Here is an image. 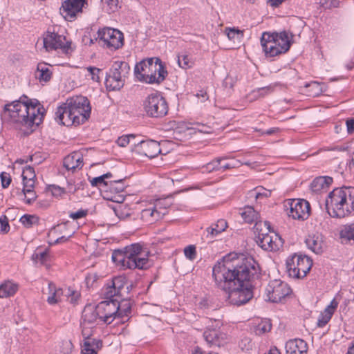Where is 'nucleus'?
I'll return each mask as SVG.
<instances>
[{"mask_svg":"<svg viewBox=\"0 0 354 354\" xmlns=\"http://www.w3.org/2000/svg\"><path fill=\"white\" fill-rule=\"evenodd\" d=\"M313 266L312 260L307 256L295 254L286 260V268L290 277L301 279L306 276Z\"/></svg>","mask_w":354,"mask_h":354,"instance_id":"obj_11","label":"nucleus"},{"mask_svg":"<svg viewBox=\"0 0 354 354\" xmlns=\"http://www.w3.org/2000/svg\"><path fill=\"white\" fill-rule=\"evenodd\" d=\"M144 110L150 118H162L169 110L166 99L160 93H152L144 101Z\"/></svg>","mask_w":354,"mask_h":354,"instance_id":"obj_9","label":"nucleus"},{"mask_svg":"<svg viewBox=\"0 0 354 354\" xmlns=\"http://www.w3.org/2000/svg\"><path fill=\"white\" fill-rule=\"evenodd\" d=\"M178 64L182 68L187 69L192 67V63L190 61L188 55L185 53L179 54L178 56Z\"/></svg>","mask_w":354,"mask_h":354,"instance_id":"obj_43","label":"nucleus"},{"mask_svg":"<svg viewBox=\"0 0 354 354\" xmlns=\"http://www.w3.org/2000/svg\"><path fill=\"white\" fill-rule=\"evenodd\" d=\"M46 189L48 191L51 192L53 196L56 198L61 197L66 192L64 188L55 185H48Z\"/></svg>","mask_w":354,"mask_h":354,"instance_id":"obj_45","label":"nucleus"},{"mask_svg":"<svg viewBox=\"0 0 354 354\" xmlns=\"http://www.w3.org/2000/svg\"><path fill=\"white\" fill-rule=\"evenodd\" d=\"M305 242L307 247L315 254H322L323 252L324 244L320 235H308Z\"/></svg>","mask_w":354,"mask_h":354,"instance_id":"obj_28","label":"nucleus"},{"mask_svg":"<svg viewBox=\"0 0 354 354\" xmlns=\"http://www.w3.org/2000/svg\"><path fill=\"white\" fill-rule=\"evenodd\" d=\"M227 159L226 156L216 158L202 167L203 173H212L221 171V162Z\"/></svg>","mask_w":354,"mask_h":354,"instance_id":"obj_34","label":"nucleus"},{"mask_svg":"<svg viewBox=\"0 0 354 354\" xmlns=\"http://www.w3.org/2000/svg\"><path fill=\"white\" fill-rule=\"evenodd\" d=\"M225 32L230 40L241 41L243 38V30H241L235 27L225 28Z\"/></svg>","mask_w":354,"mask_h":354,"instance_id":"obj_38","label":"nucleus"},{"mask_svg":"<svg viewBox=\"0 0 354 354\" xmlns=\"http://www.w3.org/2000/svg\"><path fill=\"white\" fill-rule=\"evenodd\" d=\"M26 195H24L25 202L26 204H32L37 198L36 193L34 190L30 191L26 189Z\"/></svg>","mask_w":354,"mask_h":354,"instance_id":"obj_56","label":"nucleus"},{"mask_svg":"<svg viewBox=\"0 0 354 354\" xmlns=\"http://www.w3.org/2000/svg\"><path fill=\"white\" fill-rule=\"evenodd\" d=\"M68 295L71 296V301L74 302L77 300L79 297V294L75 291H71L70 289L68 290Z\"/></svg>","mask_w":354,"mask_h":354,"instance_id":"obj_64","label":"nucleus"},{"mask_svg":"<svg viewBox=\"0 0 354 354\" xmlns=\"http://www.w3.org/2000/svg\"><path fill=\"white\" fill-rule=\"evenodd\" d=\"M134 74L140 82L159 84L165 80L168 72L160 58L151 57L137 63Z\"/></svg>","mask_w":354,"mask_h":354,"instance_id":"obj_5","label":"nucleus"},{"mask_svg":"<svg viewBox=\"0 0 354 354\" xmlns=\"http://www.w3.org/2000/svg\"><path fill=\"white\" fill-rule=\"evenodd\" d=\"M227 227V222L225 219H218L216 223H212L211 226L207 227L205 230V237L207 239L212 240Z\"/></svg>","mask_w":354,"mask_h":354,"instance_id":"obj_26","label":"nucleus"},{"mask_svg":"<svg viewBox=\"0 0 354 354\" xmlns=\"http://www.w3.org/2000/svg\"><path fill=\"white\" fill-rule=\"evenodd\" d=\"M203 337L210 346L220 347L225 342L226 334L215 328H207L203 333Z\"/></svg>","mask_w":354,"mask_h":354,"instance_id":"obj_20","label":"nucleus"},{"mask_svg":"<svg viewBox=\"0 0 354 354\" xmlns=\"http://www.w3.org/2000/svg\"><path fill=\"white\" fill-rule=\"evenodd\" d=\"M96 39H98L99 44L102 47L111 50H118L122 48L124 44L123 33L118 29L109 27L99 29Z\"/></svg>","mask_w":354,"mask_h":354,"instance_id":"obj_10","label":"nucleus"},{"mask_svg":"<svg viewBox=\"0 0 354 354\" xmlns=\"http://www.w3.org/2000/svg\"><path fill=\"white\" fill-rule=\"evenodd\" d=\"M333 182V179L330 176H318L311 182L310 189L314 193H319L322 189L328 188Z\"/></svg>","mask_w":354,"mask_h":354,"instance_id":"obj_27","label":"nucleus"},{"mask_svg":"<svg viewBox=\"0 0 354 354\" xmlns=\"http://www.w3.org/2000/svg\"><path fill=\"white\" fill-rule=\"evenodd\" d=\"M105 299L100 302L96 307L99 314V319L106 324H110L113 320L118 319L117 313L119 307H116L117 299L113 298Z\"/></svg>","mask_w":354,"mask_h":354,"instance_id":"obj_15","label":"nucleus"},{"mask_svg":"<svg viewBox=\"0 0 354 354\" xmlns=\"http://www.w3.org/2000/svg\"><path fill=\"white\" fill-rule=\"evenodd\" d=\"M48 257V251L45 250L41 252H35L32 258L34 261H39L41 263H44Z\"/></svg>","mask_w":354,"mask_h":354,"instance_id":"obj_53","label":"nucleus"},{"mask_svg":"<svg viewBox=\"0 0 354 354\" xmlns=\"http://www.w3.org/2000/svg\"><path fill=\"white\" fill-rule=\"evenodd\" d=\"M161 213L155 207L143 209L141 212V218L148 223H153L161 218Z\"/></svg>","mask_w":354,"mask_h":354,"instance_id":"obj_32","label":"nucleus"},{"mask_svg":"<svg viewBox=\"0 0 354 354\" xmlns=\"http://www.w3.org/2000/svg\"><path fill=\"white\" fill-rule=\"evenodd\" d=\"M285 0H268L270 6L274 8L279 7Z\"/></svg>","mask_w":354,"mask_h":354,"instance_id":"obj_62","label":"nucleus"},{"mask_svg":"<svg viewBox=\"0 0 354 354\" xmlns=\"http://www.w3.org/2000/svg\"><path fill=\"white\" fill-rule=\"evenodd\" d=\"M82 319L84 324H92L99 319V314L97 307L89 304L86 305L83 311Z\"/></svg>","mask_w":354,"mask_h":354,"instance_id":"obj_29","label":"nucleus"},{"mask_svg":"<svg viewBox=\"0 0 354 354\" xmlns=\"http://www.w3.org/2000/svg\"><path fill=\"white\" fill-rule=\"evenodd\" d=\"M274 88V85H269L267 86L259 88L257 90V92L259 93V95L260 96H264L267 94H269V93H271L272 92H273Z\"/></svg>","mask_w":354,"mask_h":354,"instance_id":"obj_57","label":"nucleus"},{"mask_svg":"<svg viewBox=\"0 0 354 354\" xmlns=\"http://www.w3.org/2000/svg\"><path fill=\"white\" fill-rule=\"evenodd\" d=\"M254 232L255 233H257V235L260 234L261 232H265V227H264V223L265 221H258V219L254 221Z\"/></svg>","mask_w":354,"mask_h":354,"instance_id":"obj_58","label":"nucleus"},{"mask_svg":"<svg viewBox=\"0 0 354 354\" xmlns=\"http://www.w3.org/2000/svg\"><path fill=\"white\" fill-rule=\"evenodd\" d=\"M241 214L245 222L248 223H252L259 218V213L251 206L245 207Z\"/></svg>","mask_w":354,"mask_h":354,"instance_id":"obj_35","label":"nucleus"},{"mask_svg":"<svg viewBox=\"0 0 354 354\" xmlns=\"http://www.w3.org/2000/svg\"><path fill=\"white\" fill-rule=\"evenodd\" d=\"M136 138V136L133 134L125 135L119 137L116 140V143L118 144V146L124 147L127 145L131 143V140H135Z\"/></svg>","mask_w":354,"mask_h":354,"instance_id":"obj_46","label":"nucleus"},{"mask_svg":"<svg viewBox=\"0 0 354 354\" xmlns=\"http://www.w3.org/2000/svg\"><path fill=\"white\" fill-rule=\"evenodd\" d=\"M112 261L122 269L147 270L151 266L147 254L140 243H136L115 250Z\"/></svg>","mask_w":354,"mask_h":354,"instance_id":"obj_4","label":"nucleus"},{"mask_svg":"<svg viewBox=\"0 0 354 354\" xmlns=\"http://www.w3.org/2000/svg\"><path fill=\"white\" fill-rule=\"evenodd\" d=\"M0 178L2 187L4 189L8 188L12 181L10 174L3 171L0 174Z\"/></svg>","mask_w":354,"mask_h":354,"instance_id":"obj_51","label":"nucleus"},{"mask_svg":"<svg viewBox=\"0 0 354 354\" xmlns=\"http://www.w3.org/2000/svg\"><path fill=\"white\" fill-rule=\"evenodd\" d=\"M184 254L187 259L193 261L196 257V246L194 245H189L185 248Z\"/></svg>","mask_w":354,"mask_h":354,"instance_id":"obj_48","label":"nucleus"},{"mask_svg":"<svg viewBox=\"0 0 354 354\" xmlns=\"http://www.w3.org/2000/svg\"><path fill=\"white\" fill-rule=\"evenodd\" d=\"M85 185H86V182L80 181V183H77L75 185L74 184V188L73 189H69L68 192L71 194H74L77 191L80 189H84Z\"/></svg>","mask_w":354,"mask_h":354,"instance_id":"obj_59","label":"nucleus"},{"mask_svg":"<svg viewBox=\"0 0 354 354\" xmlns=\"http://www.w3.org/2000/svg\"><path fill=\"white\" fill-rule=\"evenodd\" d=\"M130 66L124 61H115L106 73L105 85L109 91H118L122 88L129 74Z\"/></svg>","mask_w":354,"mask_h":354,"instance_id":"obj_7","label":"nucleus"},{"mask_svg":"<svg viewBox=\"0 0 354 354\" xmlns=\"http://www.w3.org/2000/svg\"><path fill=\"white\" fill-rule=\"evenodd\" d=\"M18 286L10 281L0 285V298H7L14 295L17 291Z\"/></svg>","mask_w":354,"mask_h":354,"instance_id":"obj_33","label":"nucleus"},{"mask_svg":"<svg viewBox=\"0 0 354 354\" xmlns=\"http://www.w3.org/2000/svg\"><path fill=\"white\" fill-rule=\"evenodd\" d=\"M286 351L290 354H299L306 353L308 351L307 343L301 339H294L288 341L286 343Z\"/></svg>","mask_w":354,"mask_h":354,"instance_id":"obj_23","label":"nucleus"},{"mask_svg":"<svg viewBox=\"0 0 354 354\" xmlns=\"http://www.w3.org/2000/svg\"><path fill=\"white\" fill-rule=\"evenodd\" d=\"M35 75L39 82H47L50 81L52 77V72L49 69L47 64L42 62L37 64Z\"/></svg>","mask_w":354,"mask_h":354,"instance_id":"obj_31","label":"nucleus"},{"mask_svg":"<svg viewBox=\"0 0 354 354\" xmlns=\"http://www.w3.org/2000/svg\"><path fill=\"white\" fill-rule=\"evenodd\" d=\"M104 198H105L107 201L116 202V203H120L122 202L124 200V198L121 195L114 194V195H110V192L105 191V195H103Z\"/></svg>","mask_w":354,"mask_h":354,"instance_id":"obj_52","label":"nucleus"},{"mask_svg":"<svg viewBox=\"0 0 354 354\" xmlns=\"http://www.w3.org/2000/svg\"><path fill=\"white\" fill-rule=\"evenodd\" d=\"M109 182L106 181L103 175H101L97 177H95L90 180V183L92 187H98L102 193V196L105 195V191H108Z\"/></svg>","mask_w":354,"mask_h":354,"instance_id":"obj_37","label":"nucleus"},{"mask_svg":"<svg viewBox=\"0 0 354 354\" xmlns=\"http://www.w3.org/2000/svg\"><path fill=\"white\" fill-rule=\"evenodd\" d=\"M124 180V179H118L109 182L108 191L110 192V195H113V194H117L124 190L125 185Z\"/></svg>","mask_w":354,"mask_h":354,"instance_id":"obj_36","label":"nucleus"},{"mask_svg":"<svg viewBox=\"0 0 354 354\" xmlns=\"http://www.w3.org/2000/svg\"><path fill=\"white\" fill-rule=\"evenodd\" d=\"M261 44L266 56L272 57L286 53L290 49L291 41L286 30L272 33L265 32L262 34Z\"/></svg>","mask_w":354,"mask_h":354,"instance_id":"obj_6","label":"nucleus"},{"mask_svg":"<svg viewBox=\"0 0 354 354\" xmlns=\"http://www.w3.org/2000/svg\"><path fill=\"white\" fill-rule=\"evenodd\" d=\"M266 292L269 301L278 303L291 293V289L287 283L281 280H274L269 283Z\"/></svg>","mask_w":354,"mask_h":354,"instance_id":"obj_16","label":"nucleus"},{"mask_svg":"<svg viewBox=\"0 0 354 354\" xmlns=\"http://www.w3.org/2000/svg\"><path fill=\"white\" fill-rule=\"evenodd\" d=\"M86 69L89 72L91 79L99 82L100 80V73L102 72V70L95 66H88Z\"/></svg>","mask_w":354,"mask_h":354,"instance_id":"obj_50","label":"nucleus"},{"mask_svg":"<svg viewBox=\"0 0 354 354\" xmlns=\"http://www.w3.org/2000/svg\"><path fill=\"white\" fill-rule=\"evenodd\" d=\"M134 151L141 155L149 158L156 157L161 152L160 143L153 140L139 141L138 143H133Z\"/></svg>","mask_w":354,"mask_h":354,"instance_id":"obj_17","label":"nucleus"},{"mask_svg":"<svg viewBox=\"0 0 354 354\" xmlns=\"http://www.w3.org/2000/svg\"><path fill=\"white\" fill-rule=\"evenodd\" d=\"M272 328V324L269 319L262 320L255 326L254 333L257 335H263L269 332Z\"/></svg>","mask_w":354,"mask_h":354,"instance_id":"obj_40","label":"nucleus"},{"mask_svg":"<svg viewBox=\"0 0 354 354\" xmlns=\"http://www.w3.org/2000/svg\"><path fill=\"white\" fill-rule=\"evenodd\" d=\"M10 230V225L8 223V219L6 215L0 216V232L6 234Z\"/></svg>","mask_w":354,"mask_h":354,"instance_id":"obj_49","label":"nucleus"},{"mask_svg":"<svg viewBox=\"0 0 354 354\" xmlns=\"http://www.w3.org/2000/svg\"><path fill=\"white\" fill-rule=\"evenodd\" d=\"M340 236L347 240H354V224L345 225L341 230Z\"/></svg>","mask_w":354,"mask_h":354,"instance_id":"obj_42","label":"nucleus"},{"mask_svg":"<svg viewBox=\"0 0 354 354\" xmlns=\"http://www.w3.org/2000/svg\"><path fill=\"white\" fill-rule=\"evenodd\" d=\"M260 275L259 265L252 257L236 253L225 255L212 269L216 288L226 292L229 303L236 306L253 297L251 281Z\"/></svg>","mask_w":354,"mask_h":354,"instance_id":"obj_1","label":"nucleus"},{"mask_svg":"<svg viewBox=\"0 0 354 354\" xmlns=\"http://www.w3.org/2000/svg\"><path fill=\"white\" fill-rule=\"evenodd\" d=\"M19 221L24 227L30 228L33 225H38L39 218L36 215L24 214L20 218Z\"/></svg>","mask_w":354,"mask_h":354,"instance_id":"obj_39","label":"nucleus"},{"mask_svg":"<svg viewBox=\"0 0 354 354\" xmlns=\"http://www.w3.org/2000/svg\"><path fill=\"white\" fill-rule=\"evenodd\" d=\"M288 215L294 219L306 220L310 216V205L304 199H291L285 205Z\"/></svg>","mask_w":354,"mask_h":354,"instance_id":"obj_13","label":"nucleus"},{"mask_svg":"<svg viewBox=\"0 0 354 354\" xmlns=\"http://www.w3.org/2000/svg\"><path fill=\"white\" fill-rule=\"evenodd\" d=\"M64 104L68 109L69 115L73 116V122H77V124H83L90 118L91 106L87 97L73 96Z\"/></svg>","mask_w":354,"mask_h":354,"instance_id":"obj_8","label":"nucleus"},{"mask_svg":"<svg viewBox=\"0 0 354 354\" xmlns=\"http://www.w3.org/2000/svg\"><path fill=\"white\" fill-rule=\"evenodd\" d=\"M88 214L87 209H79L75 212H71L69 214V217L73 220H77L82 218L85 217Z\"/></svg>","mask_w":354,"mask_h":354,"instance_id":"obj_54","label":"nucleus"},{"mask_svg":"<svg viewBox=\"0 0 354 354\" xmlns=\"http://www.w3.org/2000/svg\"><path fill=\"white\" fill-rule=\"evenodd\" d=\"M39 102L28 99L24 95L19 100L5 104L1 116L2 120L11 122L15 128L23 131L24 136L30 135L43 121L45 109L38 107Z\"/></svg>","mask_w":354,"mask_h":354,"instance_id":"obj_2","label":"nucleus"},{"mask_svg":"<svg viewBox=\"0 0 354 354\" xmlns=\"http://www.w3.org/2000/svg\"><path fill=\"white\" fill-rule=\"evenodd\" d=\"M48 290L50 295L47 298L48 303L50 305H54L60 301L59 292H56V286L53 283L50 282L48 283Z\"/></svg>","mask_w":354,"mask_h":354,"instance_id":"obj_41","label":"nucleus"},{"mask_svg":"<svg viewBox=\"0 0 354 354\" xmlns=\"http://www.w3.org/2000/svg\"><path fill=\"white\" fill-rule=\"evenodd\" d=\"M254 194H255V196H254L255 198L257 199L261 196L268 197L269 196H270V192L268 191V190H265L263 192H255Z\"/></svg>","mask_w":354,"mask_h":354,"instance_id":"obj_63","label":"nucleus"},{"mask_svg":"<svg viewBox=\"0 0 354 354\" xmlns=\"http://www.w3.org/2000/svg\"><path fill=\"white\" fill-rule=\"evenodd\" d=\"M337 306L338 302L335 299H333L324 311L320 313L317 324L318 327H324L328 324Z\"/></svg>","mask_w":354,"mask_h":354,"instance_id":"obj_24","label":"nucleus"},{"mask_svg":"<svg viewBox=\"0 0 354 354\" xmlns=\"http://www.w3.org/2000/svg\"><path fill=\"white\" fill-rule=\"evenodd\" d=\"M66 37L54 32L47 30L44 35V47L47 51L60 49L64 53H68L71 49V41H66Z\"/></svg>","mask_w":354,"mask_h":354,"instance_id":"obj_14","label":"nucleus"},{"mask_svg":"<svg viewBox=\"0 0 354 354\" xmlns=\"http://www.w3.org/2000/svg\"><path fill=\"white\" fill-rule=\"evenodd\" d=\"M131 306L132 304L130 300L122 299L121 301L117 300L116 307H119L117 313L118 319H120L119 322L124 324L129 319L131 314Z\"/></svg>","mask_w":354,"mask_h":354,"instance_id":"obj_25","label":"nucleus"},{"mask_svg":"<svg viewBox=\"0 0 354 354\" xmlns=\"http://www.w3.org/2000/svg\"><path fill=\"white\" fill-rule=\"evenodd\" d=\"M64 167L68 171H74L77 168L83 167V156L81 153L75 151L66 156L64 159Z\"/></svg>","mask_w":354,"mask_h":354,"instance_id":"obj_22","label":"nucleus"},{"mask_svg":"<svg viewBox=\"0 0 354 354\" xmlns=\"http://www.w3.org/2000/svg\"><path fill=\"white\" fill-rule=\"evenodd\" d=\"M23 180L35 179L36 175L34 168L30 166H26L23 169L21 174Z\"/></svg>","mask_w":354,"mask_h":354,"instance_id":"obj_47","label":"nucleus"},{"mask_svg":"<svg viewBox=\"0 0 354 354\" xmlns=\"http://www.w3.org/2000/svg\"><path fill=\"white\" fill-rule=\"evenodd\" d=\"M306 88H310V91L311 92V95L317 96L322 92V88L321 85L317 82H311L310 83H306L304 86Z\"/></svg>","mask_w":354,"mask_h":354,"instance_id":"obj_44","label":"nucleus"},{"mask_svg":"<svg viewBox=\"0 0 354 354\" xmlns=\"http://www.w3.org/2000/svg\"><path fill=\"white\" fill-rule=\"evenodd\" d=\"M102 346V342L100 339L88 337L84 340L82 352L84 354H97Z\"/></svg>","mask_w":354,"mask_h":354,"instance_id":"obj_30","label":"nucleus"},{"mask_svg":"<svg viewBox=\"0 0 354 354\" xmlns=\"http://www.w3.org/2000/svg\"><path fill=\"white\" fill-rule=\"evenodd\" d=\"M265 232H261L257 235V243L263 250L266 251H277L282 245V239L278 234L274 233V236L269 233L271 232V227L268 221L264 223Z\"/></svg>","mask_w":354,"mask_h":354,"instance_id":"obj_12","label":"nucleus"},{"mask_svg":"<svg viewBox=\"0 0 354 354\" xmlns=\"http://www.w3.org/2000/svg\"><path fill=\"white\" fill-rule=\"evenodd\" d=\"M325 205L328 214L333 218L351 216L354 213V187L334 188L328 193Z\"/></svg>","mask_w":354,"mask_h":354,"instance_id":"obj_3","label":"nucleus"},{"mask_svg":"<svg viewBox=\"0 0 354 354\" xmlns=\"http://www.w3.org/2000/svg\"><path fill=\"white\" fill-rule=\"evenodd\" d=\"M347 131L349 133L354 131V118L348 119L346 122Z\"/></svg>","mask_w":354,"mask_h":354,"instance_id":"obj_60","label":"nucleus"},{"mask_svg":"<svg viewBox=\"0 0 354 354\" xmlns=\"http://www.w3.org/2000/svg\"><path fill=\"white\" fill-rule=\"evenodd\" d=\"M87 0H65L60 8V12L66 20L72 21L77 13L82 11V8Z\"/></svg>","mask_w":354,"mask_h":354,"instance_id":"obj_18","label":"nucleus"},{"mask_svg":"<svg viewBox=\"0 0 354 354\" xmlns=\"http://www.w3.org/2000/svg\"><path fill=\"white\" fill-rule=\"evenodd\" d=\"M119 2V0H104V3L109 7L108 10L110 12H114L118 9L120 7Z\"/></svg>","mask_w":354,"mask_h":354,"instance_id":"obj_55","label":"nucleus"},{"mask_svg":"<svg viewBox=\"0 0 354 354\" xmlns=\"http://www.w3.org/2000/svg\"><path fill=\"white\" fill-rule=\"evenodd\" d=\"M196 96L198 98L201 97L202 102L207 101L209 98L207 92L204 90L199 91L198 93H197Z\"/></svg>","mask_w":354,"mask_h":354,"instance_id":"obj_61","label":"nucleus"},{"mask_svg":"<svg viewBox=\"0 0 354 354\" xmlns=\"http://www.w3.org/2000/svg\"><path fill=\"white\" fill-rule=\"evenodd\" d=\"M127 283V278L124 276H117L113 278L111 285L107 288L104 292V299L113 298L115 296L121 295V290Z\"/></svg>","mask_w":354,"mask_h":354,"instance_id":"obj_19","label":"nucleus"},{"mask_svg":"<svg viewBox=\"0 0 354 354\" xmlns=\"http://www.w3.org/2000/svg\"><path fill=\"white\" fill-rule=\"evenodd\" d=\"M68 108L62 104L61 106H58L57 111L55 112V120L62 125L64 126H71L75 125L77 126V122H73V116L69 115Z\"/></svg>","mask_w":354,"mask_h":354,"instance_id":"obj_21","label":"nucleus"}]
</instances>
